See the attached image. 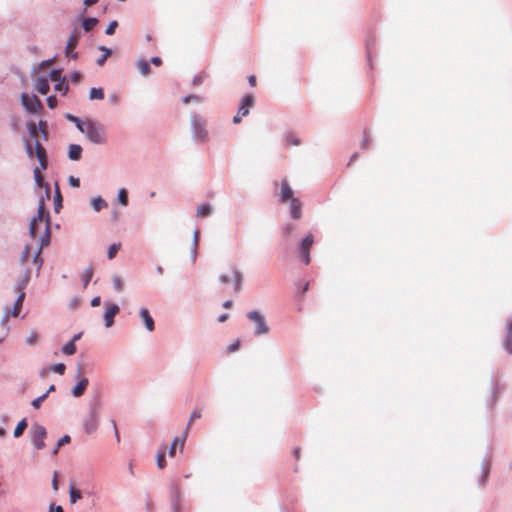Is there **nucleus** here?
Listing matches in <instances>:
<instances>
[{"mask_svg": "<svg viewBox=\"0 0 512 512\" xmlns=\"http://www.w3.org/2000/svg\"><path fill=\"white\" fill-rule=\"evenodd\" d=\"M106 310L104 312V324L106 328H109L114 323L115 316L119 313L120 307L116 303L105 302Z\"/></svg>", "mask_w": 512, "mask_h": 512, "instance_id": "obj_8", "label": "nucleus"}, {"mask_svg": "<svg viewBox=\"0 0 512 512\" xmlns=\"http://www.w3.org/2000/svg\"><path fill=\"white\" fill-rule=\"evenodd\" d=\"M82 147L79 144H70L68 146L67 156L72 161H78L82 156Z\"/></svg>", "mask_w": 512, "mask_h": 512, "instance_id": "obj_23", "label": "nucleus"}, {"mask_svg": "<svg viewBox=\"0 0 512 512\" xmlns=\"http://www.w3.org/2000/svg\"><path fill=\"white\" fill-rule=\"evenodd\" d=\"M241 105H244L246 107H251L253 104H254V96L253 95H245L241 102H240Z\"/></svg>", "mask_w": 512, "mask_h": 512, "instance_id": "obj_55", "label": "nucleus"}, {"mask_svg": "<svg viewBox=\"0 0 512 512\" xmlns=\"http://www.w3.org/2000/svg\"><path fill=\"white\" fill-rule=\"evenodd\" d=\"M112 283H113V286H114V289L117 291V292H120L123 290V283H122V279L120 278V276L118 275H113L112 277Z\"/></svg>", "mask_w": 512, "mask_h": 512, "instance_id": "obj_51", "label": "nucleus"}, {"mask_svg": "<svg viewBox=\"0 0 512 512\" xmlns=\"http://www.w3.org/2000/svg\"><path fill=\"white\" fill-rule=\"evenodd\" d=\"M99 402L89 404L88 412L83 417L82 427L83 431L90 435L96 432L99 427V414H98Z\"/></svg>", "mask_w": 512, "mask_h": 512, "instance_id": "obj_3", "label": "nucleus"}, {"mask_svg": "<svg viewBox=\"0 0 512 512\" xmlns=\"http://www.w3.org/2000/svg\"><path fill=\"white\" fill-rule=\"evenodd\" d=\"M23 145L26 155L28 156V158L32 159L34 157L35 149L33 148L31 142L24 137Z\"/></svg>", "mask_w": 512, "mask_h": 512, "instance_id": "obj_46", "label": "nucleus"}, {"mask_svg": "<svg viewBox=\"0 0 512 512\" xmlns=\"http://www.w3.org/2000/svg\"><path fill=\"white\" fill-rule=\"evenodd\" d=\"M41 252L40 250H37L34 254H33V258H32V261L33 263L36 265V276L39 275L40 273V270H41V267L43 265V258L41 257Z\"/></svg>", "mask_w": 512, "mask_h": 512, "instance_id": "obj_38", "label": "nucleus"}, {"mask_svg": "<svg viewBox=\"0 0 512 512\" xmlns=\"http://www.w3.org/2000/svg\"><path fill=\"white\" fill-rule=\"evenodd\" d=\"M56 60V55H54L53 57L49 58V59H46V60H43L40 65H39V68L42 69V68H45L46 66L54 63V61Z\"/></svg>", "mask_w": 512, "mask_h": 512, "instance_id": "obj_63", "label": "nucleus"}, {"mask_svg": "<svg viewBox=\"0 0 512 512\" xmlns=\"http://www.w3.org/2000/svg\"><path fill=\"white\" fill-rule=\"evenodd\" d=\"M490 468H491L490 461L483 460L482 464H481V476L478 480V485L480 487H483L486 484L489 474H490Z\"/></svg>", "mask_w": 512, "mask_h": 512, "instance_id": "obj_21", "label": "nucleus"}, {"mask_svg": "<svg viewBox=\"0 0 512 512\" xmlns=\"http://www.w3.org/2000/svg\"><path fill=\"white\" fill-rule=\"evenodd\" d=\"M82 134H84L86 139L94 145H103L107 142L105 126L92 119H88V124Z\"/></svg>", "mask_w": 512, "mask_h": 512, "instance_id": "obj_2", "label": "nucleus"}, {"mask_svg": "<svg viewBox=\"0 0 512 512\" xmlns=\"http://www.w3.org/2000/svg\"><path fill=\"white\" fill-rule=\"evenodd\" d=\"M98 50L102 51L103 54L96 60V64L98 66H102V65H104V63L107 60V58L111 56L112 50L110 48L105 47V46H99Z\"/></svg>", "mask_w": 512, "mask_h": 512, "instance_id": "obj_31", "label": "nucleus"}, {"mask_svg": "<svg viewBox=\"0 0 512 512\" xmlns=\"http://www.w3.org/2000/svg\"><path fill=\"white\" fill-rule=\"evenodd\" d=\"M65 369H66V366L63 363H55V364L50 366V370L52 372H55V373L59 374V375L64 374Z\"/></svg>", "mask_w": 512, "mask_h": 512, "instance_id": "obj_50", "label": "nucleus"}, {"mask_svg": "<svg viewBox=\"0 0 512 512\" xmlns=\"http://www.w3.org/2000/svg\"><path fill=\"white\" fill-rule=\"evenodd\" d=\"M50 243V218L49 215L46 217V225L44 232L38 238L39 247L37 250L42 251V249L48 246Z\"/></svg>", "mask_w": 512, "mask_h": 512, "instance_id": "obj_17", "label": "nucleus"}, {"mask_svg": "<svg viewBox=\"0 0 512 512\" xmlns=\"http://www.w3.org/2000/svg\"><path fill=\"white\" fill-rule=\"evenodd\" d=\"M37 224L35 222V219H31L30 220V223H29V234L32 238H35L36 237V227H37Z\"/></svg>", "mask_w": 512, "mask_h": 512, "instance_id": "obj_59", "label": "nucleus"}, {"mask_svg": "<svg viewBox=\"0 0 512 512\" xmlns=\"http://www.w3.org/2000/svg\"><path fill=\"white\" fill-rule=\"evenodd\" d=\"M61 352L65 355H73L76 352V346L73 342L68 341L62 346Z\"/></svg>", "mask_w": 512, "mask_h": 512, "instance_id": "obj_45", "label": "nucleus"}, {"mask_svg": "<svg viewBox=\"0 0 512 512\" xmlns=\"http://www.w3.org/2000/svg\"><path fill=\"white\" fill-rule=\"evenodd\" d=\"M213 208L210 203H203L197 207V216L208 217L212 214Z\"/></svg>", "mask_w": 512, "mask_h": 512, "instance_id": "obj_28", "label": "nucleus"}, {"mask_svg": "<svg viewBox=\"0 0 512 512\" xmlns=\"http://www.w3.org/2000/svg\"><path fill=\"white\" fill-rule=\"evenodd\" d=\"M54 89H55V91L61 92L62 95H66L69 90V86H68V83L66 82V80H59L54 85Z\"/></svg>", "mask_w": 512, "mask_h": 512, "instance_id": "obj_44", "label": "nucleus"}, {"mask_svg": "<svg viewBox=\"0 0 512 512\" xmlns=\"http://www.w3.org/2000/svg\"><path fill=\"white\" fill-rule=\"evenodd\" d=\"M206 77V74L204 72H201L197 75H195L192 79V85L198 86L201 85Z\"/></svg>", "mask_w": 512, "mask_h": 512, "instance_id": "obj_56", "label": "nucleus"}, {"mask_svg": "<svg viewBox=\"0 0 512 512\" xmlns=\"http://www.w3.org/2000/svg\"><path fill=\"white\" fill-rule=\"evenodd\" d=\"M139 317L142 319L147 331L152 332L155 330L154 320L146 307L139 309Z\"/></svg>", "mask_w": 512, "mask_h": 512, "instance_id": "obj_15", "label": "nucleus"}, {"mask_svg": "<svg viewBox=\"0 0 512 512\" xmlns=\"http://www.w3.org/2000/svg\"><path fill=\"white\" fill-rule=\"evenodd\" d=\"M89 384V380L86 377L81 378L71 389V395L75 398L81 397Z\"/></svg>", "mask_w": 512, "mask_h": 512, "instance_id": "obj_18", "label": "nucleus"}, {"mask_svg": "<svg viewBox=\"0 0 512 512\" xmlns=\"http://www.w3.org/2000/svg\"><path fill=\"white\" fill-rule=\"evenodd\" d=\"M182 101H183L184 104H187L190 101L201 103L203 101V99L199 95H197V94H189V95L185 96L182 99Z\"/></svg>", "mask_w": 512, "mask_h": 512, "instance_id": "obj_52", "label": "nucleus"}, {"mask_svg": "<svg viewBox=\"0 0 512 512\" xmlns=\"http://www.w3.org/2000/svg\"><path fill=\"white\" fill-rule=\"evenodd\" d=\"M120 243H114L109 246L107 251V257L108 259H113L117 253V251L120 249Z\"/></svg>", "mask_w": 512, "mask_h": 512, "instance_id": "obj_49", "label": "nucleus"}, {"mask_svg": "<svg viewBox=\"0 0 512 512\" xmlns=\"http://www.w3.org/2000/svg\"><path fill=\"white\" fill-rule=\"evenodd\" d=\"M237 113L239 115H241L242 117L246 116L249 113V108L240 104L239 107H238V112Z\"/></svg>", "mask_w": 512, "mask_h": 512, "instance_id": "obj_64", "label": "nucleus"}, {"mask_svg": "<svg viewBox=\"0 0 512 512\" xmlns=\"http://www.w3.org/2000/svg\"><path fill=\"white\" fill-rule=\"evenodd\" d=\"M231 272L232 280L234 283L233 289L236 293H238L242 289L243 273L236 266L231 267Z\"/></svg>", "mask_w": 512, "mask_h": 512, "instance_id": "obj_19", "label": "nucleus"}, {"mask_svg": "<svg viewBox=\"0 0 512 512\" xmlns=\"http://www.w3.org/2000/svg\"><path fill=\"white\" fill-rule=\"evenodd\" d=\"M117 200L123 206L128 205V201H129L128 200V192L125 188L119 189L118 194H117Z\"/></svg>", "mask_w": 512, "mask_h": 512, "instance_id": "obj_43", "label": "nucleus"}, {"mask_svg": "<svg viewBox=\"0 0 512 512\" xmlns=\"http://www.w3.org/2000/svg\"><path fill=\"white\" fill-rule=\"evenodd\" d=\"M65 119L74 123L76 128L82 133L86 127V125L88 124V119L87 120H82L81 118L73 115V114H70V113H67L65 115Z\"/></svg>", "mask_w": 512, "mask_h": 512, "instance_id": "obj_24", "label": "nucleus"}, {"mask_svg": "<svg viewBox=\"0 0 512 512\" xmlns=\"http://www.w3.org/2000/svg\"><path fill=\"white\" fill-rule=\"evenodd\" d=\"M505 329L506 337L503 341V348L507 354L512 355V315L507 318Z\"/></svg>", "mask_w": 512, "mask_h": 512, "instance_id": "obj_11", "label": "nucleus"}, {"mask_svg": "<svg viewBox=\"0 0 512 512\" xmlns=\"http://www.w3.org/2000/svg\"><path fill=\"white\" fill-rule=\"evenodd\" d=\"M62 69L59 68H53L49 72V78L51 81L58 82L59 80H66L65 76L61 75Z\"/></svg>", "mask_w": 512, "mask_h": 512, "instance_id": "obj_42", "label": "nucleus"}, {"mask_svg": "<svg viewBox=\"0 0 512 512\" xmlns=\"http://www.w3.org/2000/svg\"><path fill=\"white\" fill-rule=\"evenodd\" d=\"M21 104L28 113L39 114L44 109L42 102L36 95H28L25 92L21 94Z\"/></svg>", "mask_w": 512, "mask_h": 512, "instance_id": "obj_4", "label": "nucleus"}, {"mask_svg": "<svg viewBox=\"0 0 512 512\" xmlns=\"http://www.w3.org/2000/svg\"><path fill=\"white\" fill-rule=\"evenodd\" d=\"M26 427H27V421L25 418H23L22 420H20L18 422V424L16 425V427L14 429V433H13L14 437L15 438L20 437L23 434Z\"/></svg>", "mask_w": 512, "mask_h": 512, "instance_id": "obj_40", "label": "nucleus"}, {"mask_svg": "<svg viewBox=\"0 0 512 512\" xmlns=\"http://www.w3.org/2000/svg\"><path fill=\"white\" fill-rule=\"evenodd\" d=\"M26 128L29 136L35 141L40 133V130L37 128V124L34 121H28L26 123Z\"/></svg>", "mask_w": 512, "mask_h": 512, "instance_id": "obj_34", "label": "nucleus"}, {"mask_svg": "<svg viewBox=\"0 0 512 512\" xmlns=\"http://www.w3.org/2000/svg\"><path fill=\"white\" fill-rule=\"evenodd\" d=\"M289 201V212L290 216L294 220H298L302 217V202L299 198L295 197L292 198Z\"/></svg>", "mask_w": 512, "mask_h": 512, "instance_id": "obj_14", "label": "nucleus"}, {"mask_svg": "<svg viewBox=\"0 0 512 512\" xmlns=\"http://www.w3.org/2000/svg\"><path fill=\"white\" fill-rule=\"evenodd\" d=\"M31 278V269L26 268L23 273L18 277L15 284L13 285V291L15 293L25 292L26 287L28 286Z\"/></svg>", "mask_w": 512, "mask_h": 512, "instance_id": "obj_9", "label": "nucleus"}, {"mask_svg": "<svg viewBox=\"0 0 512 512\" xmlns=\"http://www.w3.org/2000/svg\"><path fill=\"white\" fill-rule=\"evenodd\" d=\"M68 183L71 187L77 188L80 186V179L75 176H69Z\"/></svg>", "mask_w": 512, "mask_h": 512, "instance_id": "obj_61", "label": "nucleus"}, {"mask_svg": "<svg viewBox=\"0 0 512 512\" xmlns=\"http://www.w3.org/2000/svg\"><path fill=\"white\" fill-rule=\"evenodd\" d=\"M46 127H47V121L40 119L37 124V128L40 130V134L42 135L44 141H46L48 139V132L46 130Z\"/></svg>", "mask_w": 512, "mask_h": 512, "instance_id": "obj_47", "label": "nucleus"}, {"mask_svg": "<svg viewBox=\"0 0 512 512\" xmlns=\"http://www.w3.org/2000/svg\"><path fill=\"white\" fill-rule=\"evenodd\" d=\"M93 277V268H92V265H89L84 271H83V274L81 276V280H82V283H83V287L86 288L89 284V282L91 281Z\"/></svg>", "mask_w": 512, "mask_h": 512, "instance_id": "obj_36", "label": "nucleus"}, {"mask_svg": "<svg viewBox=\"0 0 512 512\" xmlns=\"http://www.w3.org/2000/svg\"><path fill=\"white\" fill-rule=\"evenodd\" d=\"M283 141L286 144H289V145H292V146H298L301 143L300 139L295 134H293L291 132L284 133Z\"/></svg>", "mask_w": 512, "mask_h": 512, "instance_id": "obj_33", "label": "nucleus"}, {"mask_svg": "<svg viewBox=\"0 0 512 512\" xmlns=\"http://www.w3.org/2000/svg\"><path fill=\"white\" fill-rule=\"evenodd\" d=\"M33 175H34V181H35L36 186L40 187V188L45 187L46 197L49 198V194H50L49 184L44 182L43 176L37 167L34 168Z\"/></svg>", "mask_w": 512, "mask_h": 512, "instance_id": "obj_22", "label": "nucleus"}, {"mask_svg": "<svg viewBox=\"0 0 512 512\" xmlns=\"http://www.w3.org/2000/svg\"><path fill=\"white\" fill-rule=\"evenodd\" d=\"M91 206L94 209V211L99 212L100 210L106 208L108 206L105 199H103L101 196H96L91 199Z\"/></svg>", "mask_w": 512, "mask_h": 512, "instance_id": "obj_26", "label": "nucleus"}, {"mask_svg": "<svg viewBox=\"0 0 512 512\" xmlns=\"http://www.w3.org/2000/svg\"><path fill=\"white\" fill-rule=\"evenodd\" d=\"M50 84L46 76H39L36 78V91L41 95H46L49 92Z\"/></svg>", "mask_w": 512, "mask_h": 512, "instance_id": "obj_20", "label": "nucleus"}, {"mask_svg": "<svg viewBox=\"0 0 512 512\" xmlns=\"http://www.w3.org/2000/svg\"><path fill=\"white\" fill-rule=\"evenodd\" d=\"M34 149V155L37 157L41 168L46 169L48 163L46 149L43 147V145L40 143L38 139L34 141Z\"/></svg>", "mask_w": 512, "mask_h": 512, "instance_id": "obj_12", "label": "nucleus"}, {"mask_svg": "<svg viewBox=\"0 0 512 512\" xmlns=\"http://www.w3.org/2000/svg\"><path fill=\"white\" fill-rule=\"evenodd\" d=\"M296 232V225L290 222L285 223L282 226V236L284 238L292 237Z\"/></svg>", "mask_w": 512, "mask_h": 512, "instance_id": "obj_32", "label": "nucleus"}, {"mask_svg": "<svg viewBox=\"0 0 512 512\" xmlns=\"http://www.w3.org/2000/svg\"><path fill=\"white\" fill-rule=\"evenodd\" d=\"M17 294H18V296L14 302L13 308L11 310H8L5 312V314L2 317L1 323L6 322L9 316H13V317L19 316L26 294H25V292H22L20 294L17 293Z\"/></svg>", "mask_w": 512, "mask_h": 512, "instance_id": "obj_10", "label": "nucleus"}, {"mask_svg": "<svg viewBox=\"0 0 512 512\" xmlns=\"http://www.w3.org/2000/svg\"><path fill=\"white\" fill-rule=\"evenodd\" d=\"M78 42H79V36H77L75 34V31H73V33L69 36V38L67 40V44H66V48H65L66 56H69V52L72 51L77 46Z\"/></svg>", "mask_w": 512, "mask_h": 512, "instance_id": "obj_27", "label": "nucleus"}, {"mask_svg": "<svg viewBox=\"0 0 512 512\" xmlns=\"http://www.w3.org/2000/svg\"><path fill=\"white\" fill-rule=\"evenodd\" d=\"M295 198L293 196V190L291 186L289 185V182L287 179H282L280 184V193H279V202L285 203L288 200Z\"/></svg>", "mask_w": 512, "mask_h": 512, "instance_id": "obj_13", "label": "nucleus"}, {"mask_svg": "<svg viewBox=\"0 0 512 512\" xmlns=\"http://www.w3.org/2000/svg\"><path fill=\"white\" fill-rule=\"evenodd\" d=\"M136 67L143 76H148L151 73L150 66L145 59H139L136 62Z\"/></svg>", "mask_w": 512, "mask_h": 512, "instance_id": "obj_30", "label": "nucleus"}, {"mask_svg": "<svg viewBox=\"0 0 512 512\" xmlns=\"http://www.w3.org/2000/svg\"><path fill=\"white\" fill-rule=\"evenodd\" d=\"M198 245H199V231L195 230L193 233V239L190 249V258L193 263H195L198 255Z\"/></svg>", "mask_w": 512, "mask_h": 512, "instance_id": "obj_25", "label": "nucleus"}, {"mask_svg": "<svg viewBox=\"0 0 512 512\" xmlns=\"http://www.w3.org/2000/svg\"><path fill=\"white\" fill-rule=\"evenodd\" d=\"M247 317L255 323L254 334L256 336L264 335L269 332L265 317L260 312L252 310L248 312Z\"/></svg>", "mask_w": 512, "mask_h": 512, "instance_id": "obj_6", "label": "nucleus"}, {"mask_svg": "<svg viewBox=\"0 0 512 512\" xmlns=\"http://www.w3.org/2000/svg\"><path fill=\"white\" fill-rule=\"evenodd\" d=\"M44 212H45L44 199L41 198L40 201H39V205H38V209H37V214L35 216H33L32 219H35L36 223H41L43 221Z\"/></svg>", "mask_w": 512, "mask_h": 512, "instance_id": "obj_37", "label": "nucleus"}, {"mask_svg": "<svg viewBox=\"0 0 512 512\" xmlns=\"http://www.w3.org/2000/svg\"><path fill=\"white\" fill-rule=\"evenodd\" d=\"M190 131L195 144L201 145L207 142L209 138L207 120L202 115L196 112L190 114Z\"/></svg>", "mask_w": 512, "mask_h": 512, "instance_id": "obj_1", "label": "nucleus"}, {"mask_svg": "<svg viewBox=\"0 0 512 512\" xmlns=\"http://www.w3.org/2000/svg\"><path fill=\"white\" fill-rule=\"evenodd\" d=\"M187 435H188V427H186V429L183 431V433L181 434V436L179 437H175L169 450H168V455L170 457H174L175 456V453H176V446H178V444L180 445V449L183 450L184 448V445H185V441H186V438H187Z\"/></svg>", "mask_w": 512, "mask_h": 512, "instance_id": "obj_16", "label": "nucleus"}, {"mask_svg": "<svg viewBox=\"0 0 512 512\" xmlns=\"http://www.w3.org/2000/svg\"><path fill=\"white\" fill-rule=\"evenodd\" d=\"M314 243V237L312 234L306 235L299 246V255L301 260L306 264L309 265L311 262L310 258V250L312 248V245Z\"/></svg>", "mask_w": 512, "mask_h": 512, "instance_id": "obj_7", "label": "nucleus"}, {"mask_svg": "<svg viewBox=\"0 0 512 512\" xmlns=\"http://www.w3.org/2000/svg\"><path fill=\"white\" fill-rule=\"evenodd\" d=\"M47 398V393H44L42 394L41 396L35 398L32 402H31V405L35 408V409H38L40 408L42 402Z\"/></svg>", "mask_w": 512, "mask_h": 512, "instance_id": "obj_57", "label": "nucleus"}, {"mask_svg": "<svg viewBox=\"0 0 512 512\" xmlns=\"http://www.w3.org/2000/svg\"><path fill=\"white\" fill-rule=\"evenodd\" d=\"M29 257H30V247L28 245H26L24 247V249L22 250V253H21V256L19 259V263L24 264L28 260Z\"/></svg>", "mask_w": 512, "mask_h": 512, "instance_id": "obj_53", "label": "nucleus"}, {"mask_svg": "<svg viewBox=\"0 0 512 512\" xmlns=\"http://www.w3.org/2000/svg\"><path fill=\"white\" fill-rule=\"evenodd\" d=\"M46 428L39 424H33L30 428L31 441L35 449L41 450L45 446Z\"/></svg>", "mask_w": 512, "mask_h": 512, "instance_id": "obj_5", "label": "nucleus"}, {"mask_svg": "<svg viewBox=\"0 0 512 512\" xmlns=\"http://www.w3.org/2000/svg\"><path fill=\"white\" fill-rule=\"evenodd\" d=\"M82 498V494L79 490H77L74 485L71 483L69 486V500L71 504L76 503L78 500Z\"/></svg>", "mask_w": 512, "mask_h": 512, "instance_id": "obj_35", "label": "nucleus"}, {"mask_svg": "<svg viewBox=\"0 0 512 512\" xmlns=\"http://www.w3.org/2000/svg\"><path fill=\"white\" fill-rule=\"evenodd\" d=\"M156 465L159 469L166 467L165 450L162 448L156 453Z\"/></svg>", "mask_w": 512, "mask_h": 512, "instance_id": "obj_41", "label": "nucleus"}, {"mask_svg": "<svg viewBox=\"0 0 512 512\" xmlns=\"http://www.w3.org/2000/svg\"><path fill=\"white\" fill-rule=\"evenodd\" d=\"M118 27V22L116 20L110 21L108 26L106 27L105 34L113 35L115 33L116 28Z\"/></svg>", "mask_w": 512, "mask_h": 512, "instance_id": "obj_54", "label": "nucleus"}, {"mask_svg": "<svg viewBox=\"0 0 512 512\" xmlns=\"http://www.w3.org/2000/svg\"><path fill=\"white\" fill-rule=\"evenodd\" d=\"M70 440H71V438H70V436H69V435H67V434L63 435L61 438H59V439H58V441H57V443H56V444H57V447H61V446H63L64 444L69 443V442H70Z\"/></svg>", "mask_w": 512, "mask_h": 512, "instance_id": "obj_62", "label": "nucleus"}, {"mask_svg": "<svg viewBox=\"0 0 512 512\" xmlns=\"http://www.w3.org/2000/svg\"><path fill=\"white\" fill-rule=\"evenodd\" d=\"M98 23V19L95 17H87L82 21V28L85 32H90Z\"/></svg>", "mask_w": 512, "mask_h": 512, "instance_id": "obj_29", "label": "nucleus"}, {"mask_svg": "<svg viewBox=\"0 0 512 512\" xmlns=\"http://www.w3.org/2000/svg\"><path fill=\"white\" fill-rule=\"evenodd\" d=\"M54 207L55 211H58L59 208L62 207V196L59 190L58 185L56 184L55 196H54Z\"/></svg>", "mask_w": 512, "mask_h": 512, "instance_id": "obj_48", "label": "nucleus"}, {"mask_svg": "<svg viewBox=\"0 0 512 512\" xmlns=\"http://www.w3.org/2000/svg\"><path fill=\"white\" fill-rule=\"evenodd\" d=\"M46 101H47V105L50 109H54L58 105V100L55 95H49L47 97Z\"/></svg>", "mask_w": 512, "mask_h": 512, "instance_id": "obj_58", "label": "nucleus"}, {"mask_svg": "<svg viewBox=\"0 0 512 512\" xmlns=\"http://www.w3.org/2000/svg\"><path fill=\"white\" fill-rule=\"evenodd\" d=\"M104 98V91L102 88L93 87L89 91V99L90 100H101Z\"/></svg>", "mask_w": 512, "mask_h": 512, "instance_id": "obj_39", "label": "nucleus"}, {"mask_svg": "<svg viewBox=\"0 0 512 512\" xmlns=\"http://www.w3.org/2000/svg\"><path fill=\"white\" fill-rule=\"evenodd\" d=\"M201 412L200 411H197V410H194L191 415H190V419L188 421V424L186 427H188V429L190 428V425L192 423V421H194L195 419H200L201 418Z\"/></svg>", "mask_w": 512, "mask_h": 512, "instance_id": "obj_60", "label": "nucleus"}]
</instances>
